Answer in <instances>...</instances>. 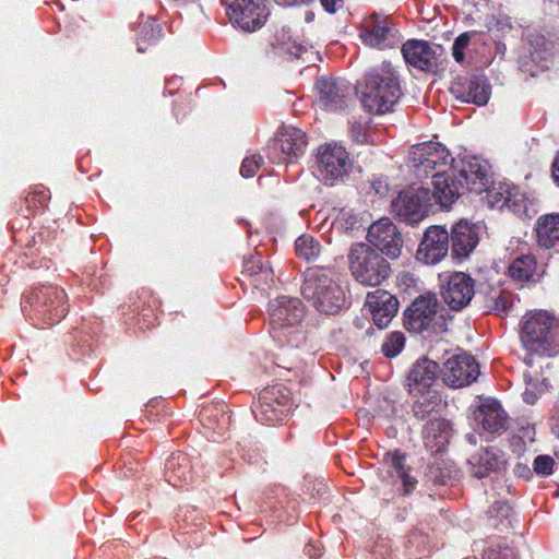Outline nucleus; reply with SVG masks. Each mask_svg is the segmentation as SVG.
<instances>
[{"label":"nucleus","mask_w":559,"mask_h":559,"mask_svg":"<svg viewBox=\"0 0 559 559\" xmlns=\"http://www.w3.org/2000/svg\"><path fill=\"white\" fill-rule=\"evenodd\" d=\"M521 342L525 349L523 360L528 367L523 373V399L534 404L549 386L543 364L544 357L555 356L559 350V319L543 310L526 314L522 320Z\"/></svg>","instance_id":"1"},{"label":"nucleus","mask_w":559,"mask_h":559,"mask_svg":"<svg viewBox=\"0 0 559 559\" xmlns=\"http://www.w3.org/2000/svg\"><path fill=\"white\" fill-rule=\"evenodd\" d=\"M300 293L321 314L336 316L349 306L346 289L330 271L322 267L305 271Z\"/></svg>","instance_id":"2"},{"label":"nucleus","mask_w":559,"mask_h":559,"mask_svg":"<svg viewBox=\"0 0 559 559\" xmlns=\"http://www.w3.org/2000/svg\"><path fill=\"white\" fill-rule=\"evenodd\" d=\"M401 96L400 75L390 62H382L366 75L361 103L368 111L373 114L391 111Z\"/></svg>","instance_id":"3"},{"label":"nucleus","mask_w":559,"mask_h":559,"mask_svg":"<svg viewBox=\"0 0 559 559\" xmlns=\"http://www.w3.org/2000/svg\"><path fill=\"white\" fill-rule=\"evenodd\" d=\"M349 271L361 285L378 286L391 272L389 262L374 248L367 243H355L348 253Z\"/></svg>","instance_id":"4"},{"label":"nucleus","mask_w":559,"mask_h":559,"mask_svg":"<svg viewBox=\"0 0 559 559\" xmlns=\"http://www.w3.org/2000/svg\"><path fill=\"white\" fill-rule=\"evenodd\" d=\"M353 169L354 160L343 145L329 142L317 148L313 174L325 186L343 183Z\"/></svg>","instance_id":"5"},{"label":"nucleus","mask_w":559,"mask_h":559,"mask_svg":"<svg viewBox=\"0 0 559 559\" xmlns=\"http://www.w3.org/2000/svg\"><path fill=\"white\" fill-rule=\"evenodd\" d=\"M454 160L445 146L435 142L413 145L408 155L409 167L418 178L427 177L432 170L449 169Z\"/></svg>","instance_id":"6"},{"label":"nucleus","mask_w":559,"mask_h":559,"mask_svg":"<svg viewBox=\"0 0 559 559\" xmlns=\"http://www.w3.org/2000/svg\"><path fill=\"white\" fill-rule=\"evenodd\" d=\"M360 38L366 46L378 50L395 48L403 40V36L393 21L389 16L378 13L369 15L364 21Z\"/></svg>","instance_id":"7"},{"label":"nucleus","mask_w":559,"mask_h":559,"mask_svg":"<svg viewBox=\"0 0 559 559\" xmlns=\"http://www.w3.org/2000/svg\"><path fill=\"white\" fill-rule=\"evenodd\" d=\"M27 301L35 312L50 325L60 322L68 313L67 295L58 286L48 285L35 288L27 297Z\"/></svg>","instance_id":"8"},{"label":"nucleus","mask_w":559,"mask_h":559,"mask_svg":"<svg viewBox=\"0 0 559 559\" xmlns=\"http://www.w3.org/2000/svg\"><path fill=\"white\" fill-rule=\"evenodd\" d=\"M230 22L247 32L263 26L270 14L265 0H223Z\"/></svg>","instance_id":"9"},{"label":"nucleus","mask_w":559,"mask_h":559,"mask_svg":"<svg viewBox=\"0 0 559 559\" xmlns=\"http://www.w3.org/2000/svg\"><path fill=\"white\" fill-rule=\"evenodd\" d=\"M430 191L424 187H409L392 202L393 213L403 222L415 224L428 213Z\"/></svg>","instance_id":"10"},{"label":"nucleus","mask_w":559,"mask_h":559,"mask_svg":"<svg viewBox=\"0 0 559 559\" xmlns=\"http://www.w3.org/2000/svg\"><path fill=\"white\" fill-rule=\"evenodd\" d=\"M307 143L302 130L292 126L283 127L269 148L267 156L273 163H293L305 154Z\"/></svg>","instance_id":"11"},{"label":"nucleus","mask_w":559,"mask_h":559,"mask_svg":"<svg viewBox=\"0 0 559 559\" xmlns=\"http://www.w3.org/2000/svg\"><path fill=\"white\" fill-rule=\"evenodd\" d=\"M455 169V175L463 182V189L474 193H481L490 185L489 164L478 156H465L454 160L451 165Z\"/></svg>","instance_id":"12"},{"label":"nucleus","mask_w":559,"mask_h":559,"mask_svg":"<svg viewBox=\"0 0 559 559\" xmlns=\"http://www.w3.org/2000/svg\"><path fill=\"white\" fill-rule=\"evenodd\" d=\"M367 239L377 251L390 259L401 255L403 237L390 218L383 217L370 225Z\"/></svg>","instance_id":"13"},{"label":"nucleus","mask_w":559,"mask_h":559,"mask_svg":"<svg viewBox=\"0 0 559 559\" xmlns=\"http://www.w3.org/2000/svg\"><path fill=\"white\" fill-rule=\"evenodd\" d=\"M443 382L450 388H462L474 382L479 376L475 358L466 353L450 357L441 370Z\"/></svg>","instance_id":"14"},{"label":"nucleus","mask_w":559,"mask_h":559,"mask_svg":"<svg viewBox=\"0 0 559 559\" xmlns=\"http://www.w3.org/2000/svg\"><path fill=\"white\" fill-rule=\"evenodd\" d=\"M439 302L435 295L417 297L405 310V326L413 333L429 330L437 319Z\"/></svg>","instance_id":"15"},{"label":"nucleus","mask_w":559,"mask_h":559,"mask_svg":"<svg viewBox=\"0 0 559 559\" xmlns=\"http://www.w3.org/2000/svg\"><path fill=\"white\" fill-rule=\"evenodd\" d=\"M318 102L326 110L344 109L354 93V87L345 80L322 76L317 80Z\"/></svg>","instance_id":"16"},{"label":"nucleus","mask_w":559,"mask_h":559,"mask_svg":"<svg viewBox=\"0 0 559 559\" xmlns=\"http://www.w3.org/2000/svg\"><path fill=\"white\" fill-rule=\"evenodd\" d=\"M449 252V233L442 226H430L426 229L416 252L417 261L433 265L447 257Z\"/></svg>","instance_id":"17"},{"label":"nucleus","mask_w":559,"mask_h":559,"mask_svg":"<svg viewBox=\"0 0 559 559\" xmlns=\"http://www.w3.org/2000/svg\"><path fill=\"white\" fill-rule=\"evenodd\" d=\"M441 295L452 310H461L474 296V281L463 272H454L442 285Z\"/></svg>","instance_id":"18"},{"label":"nucleus","mask_w":559,"mask_h":559,"mask_svg":"<svg viewBox=\"0 0 559 559\" xmlns=\"http://www.w3.org/2000/svg\"><path fill=\"white\" fill-rule=\"evenodd\" d=\"M450 92L457 99L484 106L490 97V85L484 75H474L469 79H455L450 86Z\"/></svg>","instance_id":"19"},{"label":"nucleus","mask_w":559,"mask_h":559,"mask_svg":"<svg viewBox=\"0 0 559 559\" xmlns=\"http://www.w3.org/2000/svg\"><path fill=\"white\" fill-rule=\"evenodd\" d=\"M439 46L426 40L412 39L403 44L401 52L405 62L418 70L432 71L438 64Z\"/></svg>","instance_id":"20"},{"label":"nucleus","mask_w":559,"mask_h":559,"mask_svg":"<svg viewBox=\"0 0 559 559\" xmlns=\"http://www.w3.org/2000/svg\"><path fill=\"white\" fill-rule=\"evenodd\" d=\"M273 329L298 325L304 318V307L298 298L282 296L270 302L269 307Z\"/></svg>","instance_id":"21"},{"label":"nucleus","mask_w":559,"mask_h":559,"mask_svg":"<svg viewBox=\"0 0 559 559\" xmlns=\"http://www.w3.org/2000/svg\"><path fill=\"white\" fill-rule=\"evenodd\" d=\"M432 197L440 206L449 207L463 191V182L457 179L455 169L450 166L449 169L438 170L432 175Z\"/></svg>","instance_id":"22"},{"label":"nucleus","mask_w":559,"mask_h":559,"mask_svg":"<svg viewBox=\"0 0 559 559\" xmlns=\"http://www.w3.org/2000/svg\"><path fill=\"white\" fill-rule=\"evenodd\" d=\"M365 307L377 326L386 328L392 319L396 316L399 301L396 297L383 289H377L368 293L366 296Z\"/></svg>","instance_id":"23"},{"label":"nucleus","mask_w":559,"mask_h":559,"mask_svg":"<svg viewBox=\"0 0 559 559\" xmlns=\"http://www.w3.org/2000/svg\"><path fill=\"white\" fill-rule=\"evenodd\" d=\"M474 419L484 430L491 433L504 430L507 425V414L500 403L493 399H485L480 402L474 412Z\"/></svg>","instance_id":"24"},{"label":"nucleus","mask_w":559,"mask_h":559,"mask_svg":"<svg viewBox=\"0 0 559 559\" xmlns=\"http://www.w3.org/2000/svg\"><path fill=\"white\" fill-rule=\"evenodd\" d=\"M438 365L436 361L423 358L418 359L411 369L407 378L409 393L414 396L423 391L430 390L436 379Z\"/></svg>","instance_id":"25"},{"label":"nucleus","mask_w":559,"mask_h":559,"mask_svg":"<svg viewBox=\"0 0 559 559\" xmlns=\"http://www.w3.org/2000/svg\"><path fill=\"white\" fill-rule=\"evenodd\" d=\"M504 456L496 449H486L475 453L468 460L469 471L476 478L489 476L490 473H498L504 467Z\"/></svg>","instance_id":"26"},{"label":"nucleus","mask_w":559,"mask_h":559,"mask_svg":"<svg viewBox=\"0 0 559 559\" xmlns=\"http://www.w3.org/2000/svg\"><path fill=\"white\" fill-rule=\"evenodd\" d=\"M451 239L452 253L457 258H466L478 243L476 227L466 221H460L452 227Z\"/></svg>","instance_id":"27"},{"label":"nucleus","mask_w":559,"mask_h":559,"mask_svg":"<svg viewBox=\"0 0 559 559\" xmlns=\"http://www.w3.org/2000/svg\"><path fill=\"white\" fill-rule=\"evenodd\" d=\"M423 438L428 449L433 452L442 451L451 438L449 421L440 418L430 419L424 427Z\"/></svg>","instance_id":"28"},{"label":"nucleus","mask_w":559,"mask_h":559,"mask_svg":"<svg viewBox=\"0 0 559 559\" xmlns=\"http://www.w3.org/2000/svg\"><path fill=\"white\" fill-rule=\"evenodd\" d=\"M537 239L542 247L559 252V214H547L537 221Z\"/></svg>","instance_id":"29"},{"label":"nucleus","mask_w":559,"mask_h":559,"mask_svg":"<svg viewBox=\"0 0 559 559\" xmlns=\"http://www.w3.org/2000/svg\"><path fill=\"white\" fill-rule=\"evenodd\" d=\"M536 259L532 254L518 257L509 266V275L514 281L525 283L535 280Z\"/></svg>","instance_id":"30"},{"label":"nucleus","mask_w":559,"mask_h":559,"mask_svg":"<svg viewBox=\"0 0 559 559\" xmlns=\"http://www.w3.org/2000/svg\"><path fill=\"white\" fill-rule=\"evenodd\" d=\"M507 206L515 215L520 217L531 218L536 214L535 200L528 199L523 192L516 187L510 188V195H508Z\"/></svg>","instance_id":"31"},{"label":"nucleus","mask_w":559,"mask_h":559,"mask_svg":"<svg viewBox=\"0 0 559 559\" xmlns=\"http://www.w3.org/2000/svg\"><path fill=\"white\" fill-rule=\"evenodd\" d=\"M417 400L413 406L414 415L424 419L427 415L432 413L438 403H440V399L437 393L432 390L423 391L421 393H417Z\"/></svg>","instance_id":"32"},{"label":"nucleus","mask_w":559,"mask_h":559,"mask_svg":"<svg viewBox=\"0 0 559 559\" xmlns=\"http://www.w3.org/2000/svg\"><path fill=\"white\" fill-rule=\"evenodd\" d=\"M391 467L393 468L396 476L402 480L405 493L412 492L417 485V480L407 472L405 466V455L395 452L391 456Z\"/></svg>","instance_id":"33"},{"label":"nucleus","mask_w":559,"mask_h":559,"mask_svg":"<svg viewBox=\"0 0 559 559\" xmlns=\"http://www.w3.org/2000/svg\"><path fill=\"white\" fill-rule=\"evenodd\" d=\"M257 420L265 424H275L282 421L285 416L283 407H275L271 402L262 401L254 411Z\"/></svg>","instance_id":"34"},{"label":"nucleus","mask_w":559,"mask_h":559,"mask_svg":"<svg viewBox=\"0 0 559 559\" xmlns=\"http://www.w3.org/2000/svg\"><path fill=\"white\" fill-rule=\"evenodd\" d=\"M296 253L307 261L316 259L320 254V245L310 236H300L295 242Z\"/></svg>","instance_id":"35"},{"label":"nucleus","mask_w":559,"mask_h":559,"mask_svg":"<svg viewBox=\"0 0 559 559\" xmlns=\"http://www.w3.org/2000/svg\"><path fill=\"white\" fill-rule=\"evenodd\" d=\"M510 188L509 185H499L498 187L492 186L491 188L489 185L487 186V189L484 190L486 192V201L490 207H497V209H503L507 206L508 203V195H510Z\"/></svg>","instance_id":"36"},{"label":"nucleus","mask_w":559,"mask_h":559,"mask_svg":"<svg viewBox=\"0 0 559 559\" xmlns=\"http://www.w3.org/2000/svg\"><path fill=\"white\" fill-rule=\"evenodd\" d=\"M405 345V336L402 332H391L386 335L381 352L385 357L392 358L397 356Z\"/></svg>","instance_id":"37"},{"label":"nucleus","mask_w":559,"mask_h":559,"mask_svg":"<svg viewBox=\"0 0 559 559\" xmlns=\"http://www.w3.org/2000/svg\"><path fill=\"white\" fill-rule=\"evenodd\" d=\"M264 158L260 154H252L242 160L240 174L243 178L253 177L263 165Z\"/></svg>","instance_id":"38"},{"label":"nucleus","mask_w":559,"mask_h":559,"mask_svg":"<svg viewBox=\"0 0 559 559\" xmlns=\"http://www.w3.org/2000/svg\"><path fill=\"white\" fill-rule=\"evenodd\" d=\"M483 559H518L513 548L506 546H492L484 551Z\"/></svg>","instance_id":"39"},{"label":"nucleus","mask_w":559,"mask_h":559,"mask_svg":"<svg viewBox=\"0 0 559 559\" xmlns=\"http://www.w3.org/2000/svg\"><path fill=\"white\" fill-rule=\"evenodd\" d=\"M471 33L466 32L457 36L452 46V56L456 62L464 61V50L469 45Z\"/></svg>","instance_id":"40"},{"label":"nucleus","mask_w":559,"mask_h":559,"mask_svg":"<svg viewBox=\"0 0 559 559\" xmlns=\"http://www.w3.org/2000/svg\"><path fill=\"white\" fill-rule=\"evenodd\" d=\"M487 27L490 32L504 34L511 29L510 19L506 15H492L487 21Z\"/></svg>","instance_id":"41"},{"label":"nucleus","mask_w":559,"mask_h":559,"mask_svg":"<svg viewBox=\"0 0 559 559\" xmlns=\"http://www.w3.org/2000/svg\"><path fill=\"white\" fill-rule=\"evenodd\" d=\"M554 464H555V461H554V459L551 456H549V455H538L534 460L533 466H534V471L537 474L547 476V475H550L552 473Z\"/></svg>","instance_id":"42"},{"label":"nucleus","mask_w":559,"mask_h":559,"mask_svg":"<svg viewBox=\"0 0 559 559\" xmlns=\"http://www.w3.org/2000/svg\"><path fill=\"white\" fill-rule=\"evenodd\" d=\"M288 52L296 58H302L307 62L314 61V52L308 49V46L297 44L294 41L293 46L288 48Z\"/></svg>","instance_id":"43"},{"label":"nucleus","mask_w":559,"mask_h":559,"mask_svg":"<svg viewBox=\"0 0 559 559\" xmlns=\"http://www.w3.org/2000/svg\"><path fill=\"white\" fill-rule=\"evenodd\" d=\"M549 57L550 52L547 47H544L542 50H537V48H535V50L531 52L532 61L536 62L543 69L548 68Z\"/></svg>","instance_id":"44"},{"label":"nucleus","mask_w":559,"mask_h":559,"mask_svg":"<svg viewBox=\"0 0 559 559\" xmlns=\"http://www.w3.org/2000/svg\"><path fill=\"white\" fill-rule=\"evenodd\" d=\"M490 514L507 520L511 513V507L504 501H497L489 510Z\"/></svg>","instance_id":"45"},{"label":"nucleus","mask_w":559,"mask_h":559,"mask_svg":"<svg viewBox=\"0 0 559 559\" xmlns=\"http://www.w3.org/2000/svg\"><path fill=\"white\" fill-rule=\"evenodd\" d=\"M551 420H552V426H551L552 431L555 435H557L559 437V399L557 400V402L554 405Z\"/></svg>","instance_id":"46"},{"label":"nucleus","mask_w":559,"mask_h":559,"mask_svg":"<svg viewBox=\"0 0 559 559\" xmlns=\"http://www.w3.org/2000/svg\"><path fill=\"white\" fill-rule=\"evenodd\" d=\"M322 7L325 11L334 13L343 4V0H321Z\"/></svg>","instance_id":"47"},{"label":"nucleus","mask_w":559,"mask_h":559,"mask_svg":"<svg viewBox=\"0 0 559 559\" xmlns=\"http://www.w3.org/2000/svg\"><path fill=\"white\" fill-rule=\"evenodd\" d=\"M497 311L506 312L508 309V299L506 296H499L496 301V308Z\"/></svg>","instance_id":"48"},{"label":"nucleus","mask_w":559,"mask_h":559,"mask_svg":"<svg viewBox=\"0 0 559 559\" xmlns=\"http://www.w3.org/2000/svg\"><path fill=\"white\" fill-rule=\"evenodd\" d=\"M305 551L311 558L321 556L320 549L316 545H312V544H308L305 548Z\"/></svg>","instance_id":"49"},{"label":"nucleus","mask_w":559,"mask_h":559,"mask_svg":"<svg viewBox=\"0 0 559 559\" xmlns=\"http://www.w3.org/2000/svg\"><path fill=\"white\" fill-rule=\"evenodd\" d=\"M281 5L293 7L298 4H306L312 0H276Z\"/></svg>","instance_id":"50"},{"label":"nucleus","mask_w":559,"mask_h":559,"mask_svg":"<svg viewBox=\"0 0 559 559\" xmlns=\"http://www.w3.org/2000/svg\"><path fill=\"white\" fill-rule=\"evenodd\" d=\"M552 177L559 183V153L557 154L552 164Z\"/></svg>","instance_id":"51"},{"label":"nucleus","mask_w":559,"mask_h":559,"mask_svg":"<svg viewBox=\"0 0 559 559\" xmlns=\"http://www.w3.org/2000/svg\"><path fill=\"white\" fill-rule=\"evenodd\" d=\"M352 136L355 141L364 143L367 141V136L365 133H361L360 131H357L355 129L352 130Z\"/></svg>","instance_id":"52"},{"label":"nucleus","mask_w":559,"mask_h":559,"mask_svg":"<svg viewBox=\"0 0 559 559\" xmlns=\"http://www.w3.org/2000/svg\"><path fill=\"white\" fill-rule=\"evenodd\" d=\"M246 271L249 272L251 275L258 274V271L255 270V265L253 261H249L245 265Z\"/></svg>","instance_id":"53"},{"label":"nucleus","mask_w":559,"mask_h":559,"mask_svg":"<svg viewBox=\"0 0 559 559\" xmlns=\"http://www.w3.org/2000/svg\"><path fill=\"white\" fill-rule=\"evenodd\" d=\"M468 440L472 443H476V440H475L474 436H468Z\"/></svg>","instance_id":"54"},{"label":"nucleus","mask_w":559,"mask_h":559,"mask_svg":"<svg viewBox=\"0 0 559 559\" xmlns=\"http://www.w3.org/2000/svg\"><path fill=\"white\" fill-rule=\"evenodd\" d=\"M312 16H313V14H312V13H308V14L306 15V20H307V21H310V20L312 19Z\"/></svg>","instance_id":"55"},{"label":"nucleus","mask_w":559,"mask_h":559,"mask_svg":"<svg viewBox=\"0 0 559 559\" xmlns=\"http://www.w3.org/2000/svg\"><path fill=\"white\" fill-rule=\"evenodd\" d=\"M138 50H139L140 52H143V49H142V47H141V46H139V47H138Z\"/></svg>","instance_id":"56"},{"label":"nucleus","mask_w":559,"mask_h":559,"mask_svg":"<svg viewBox=\"0 0 559 559\" xmlns=\"http://www.w3.org/2000/svg\"><path fill=\"white\" fill-rule=\"evenodd\" d=\"M259 271H260L261 273H263V272H264L262 266H259Z\"/></svg>","instance_id":"57"},{"label":"nucleus","mask_w":559,"mask_h":559,"mask_svg":"<svg viewBox=\"0 0 559 559\" xmlns=\"http://www.w3.org/2000/svg\"><path fill=\"white\" fill-rule=\"evenodd\" d=\"M540 41H544V38H540ZM542 45H543L544 47H546V46H545V43H542Z\"/></svg>","instance_id":"58"}]
</instances>
